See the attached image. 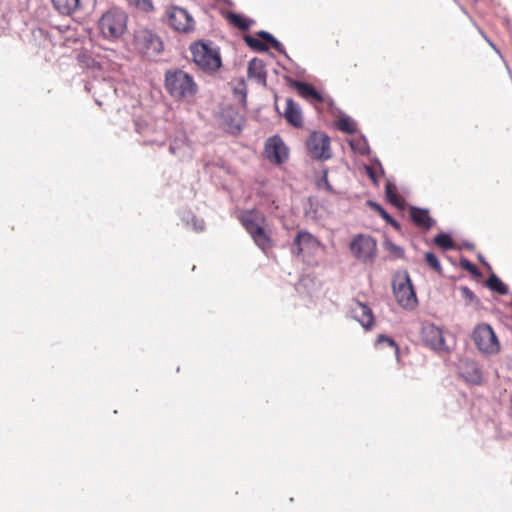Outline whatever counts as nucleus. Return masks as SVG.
<instances>
[{
    "instance_id": "423d86ee",
    "label": "nucleus",
    "mask_w": 512,
    "mask_h": 512,
    "mask_svg": "<svg viewBox=\"0 0 512 512\" xmlns=\"http://www.w3.org/2000/svg\"><path fill=\"white\" fill-rule=\"evenodd\" d=\"M473 340L477 348L485 354H494L500 349L498 339L488 324L476 326L473 331Z\"/></svg>"
},
{
    "instance_id": "72a5a7b5",
    "label": "nucleus",
    "mask_w": 512,
    "mask_h": 512,
    "mask_svg": "<svg viewBox=\"0 0 512 512\" xmlns=\"http://www.w3.org/2000/svg\"><path fill=\"white\" fill-rule=\"evenodd\" d=\"M376 342H377V344L386 342L390 347L394 348L396 352H398V350H399L396 342L392 338H389L385 335H379Z\"/></svg>"
},
{
    "instance_id": "58836bf2",
    "label": "nucleus",
    "mask_w": 512,
    "mask_h": 512,
    "mask_svg": "<svg viewBox=\"0 0 512 512\" xmlns=\"http://www.w3.org/2000/svg\"><path fill=\"white\" fill-rule=\"evenodd\" d=\"M241 129H242V124H241V123H238V124L236 125V131H237V132H239V131H241Z\"/></svg>"
},
{
    "instance_id": "dca6fc26",
    "label": "nucleus",
    "mask_w": 512,
    "mask_h": 512,
    "mask_svg": "<svg viewBox=\"0 0 512 512\" xmlns=\"http://www.w3.org/2000/svg\"><path fill=\"white\" fill-rule=\"evenodd\" d=\"M283 115L290 125L296 128L302 126L303 119L301 110L299 106L290 98L286 99V107Z\"/></svg>"
},
{
    "instance_id": "6ab92c4d",
    "label": "nucleus",
    "mask_w": 512,
    "mask_h": 512,
    "mask_svg": "<svg viewBox=\"0 0 512 512\" xmlns=\"http://www.w3.org/2000/svg\"><path fill=\"white\" fill-rule=\"evenodd\" d=\"M255 244L264 252L273 247V240L269 233L265 230V226H261L252 234H250Z\"/></svg>"
},
{
    "instance_id": "ddd939ff",
    "label": "nucleus",
    "mask_w": 512,
    "mask_h": 512,
    "mask_svg": "<svg viewBox=\"0 0 512 512\" xmlns=\"http://www.w3.org/2000/svg\"><path fill=\"white\" fill-rule=\"evenodd\" d=\"M352 316L364 329L368 330L374 325V316L372 310L360 301H354L351 308Z\"/></svg>"
},
{
    "instance_id": "7ed1b4c3",
    "label": "nucleus",
    "mask_w": 512,
    "mask_h": 512,
    "mask_svg": "<svg viewBox=\"0 0 512 512\" xmlns=\"http://www.w3.org/2000/svg\"><path fill=\"white\" fill-rule=\"evenodd\" d=\"M128 16L120 9L106 11L98 21V28L103 38L109 41L120 39L127 30Z\"/></svg>"
},
{
    "instance_id": "c85d7f7f",
    "label": "nucleus",
    "mask_w": 512,
    "mask_h": 512,
    "mask_svg": "<svg viewBox=\"0 0 512 512\" xmlns=\"http://www.w3.org/2000/svg\"><path fill=\"white\" fill-rule=\"evenodd\" d=\"M244 40L250 48L256 49L258 51H266L267 50V47L265 46V44L263 42H261L260 40L254 38L250 35H246L244 37Z\"/></svg>"
},
{
    "instance_id": "4be33fe9",
    "label": "nucleus",
    "mask_w": 512,
    "mask_h": 512,
    "mask_svg": "<svg viewBox=\"0 0 512 512\" xmlns=\"http://www.w3.org/2000/svg\"><path fill=\"white\" fill-rule=\"evenodd\" d=\"M385 195L389 203L397 208H402L404 206V199L397 193L396 186L387 182L385 185Z\"/></svg>"
},
{
    "instance_id": "b1692460",
    "label": "nucleus",
    "mask_w": 512,
    "mask_h": 512,
    "mask_svg": "<svg viewBox=\"0 0 512 512\" xmlns=\"http://www.w3.org/2000/svg\"><path fill=\"white\" fill-rule=\"evenodd\" d=\"M434 243L439 248L449 250L454 248V242L451 236L447 233H439L434 237Z\"/></svg>"
},
{
    "instance_id": "aec40b11",
    "label": "nucleus",
    "mask_w": 512,
    "mask_h": 512,
    "mask_svg": "<svg viewBox=\"0 0 512 512\" xmlns=\"http://www.w3.org/2000/svg\"><path fill=\"white\" fill-rule=\"evenodd\" d=\"M54 8L62 15H72L80 7V0H52Z\"/></svg>"
},
{
    "instance_id": "f257e3e1",
    "label": "nucleus",
    "mask_w": 512,
    "mask_h": 512,
    "mask_svg": "<svg viewBox=\"0 0 512 512\" xmlns=\"http://www.w3.org/2000/svg\"><path fill=\"white\" fill-rule=\"evenodd\" d=\"M164 87L172 99L186 103H191L199 91L193 76L179 68L165 72Z\"/></svg>"
},
{
    "instance_id": "f3484780",
    "label": "nucleus",
    "mask_w": 512,
    "mask_h": 512,
    "mask_svg": "<svg viewBox=\"0 0 512 512\" xmlns=\"http://www.w3.org/2000/svg\"><path fill=\"white\" fill-rule=\"evenodd\" d=\"M247 73L250 79H255L259 84L266 85L267 73L261 59L253 58L248 64Z\"/></svg>"
},
{
    "instance_id": "f8f14e48",
    "label": "nucleus",
    "mask_w": 512,
    "mask_h": 512,
    "mask_svg": "<svg viewBox=\"0 0 512 512\" xmlns=\"http://www.w3.org/2000/svg\"><path fill=\"white\" fill-rule=\"evenodd\" d=\"M318 246V240L311 233L300 231L293 241L292 252L294 255L300 256L305 252L314 251Z\"/></svg>"
},
{
    "instance_id": "6e6552de",
    "label": "nucleus",
    "mask_w": 512,
    "mask_h": 512,
    "mask_svg": "<svg viewBox=\"0 0 512 512\" xmlns=\"http://www.w3.org/2000/svg\"><path fill=\"white\" fill-rule=\"evenodd\" d=\"M421 340L426 346L434 351H449V346L445 342L444 332L434 324L426 323L422 326Z\"/></svg>"
},
{
    "instance_id": "9b49d317",
    "label": "nucleus",
    "mask_w": 512,
    "mask_h": 512,
    "mask_svg": "<svg viewBox=\"0 0 512 512\" xmlns=\"http://www.w3.org/2000/svg\"><path fill=\"white\" fill-rule=\"evenodd\" d=\"M264 153L270 162L277 165L284 163L289 155L288 148L278 135L268 138L265 143Z\"/></svg>"
},
{
    "instance_id": "4c0bfd02",
    "label": "nucleus",
    "mask_w": 512,
    "mask_h": 512,
    "mask_svg": "<svg viewBox=\"0 0 512 512\" xmlns=\"http://www.w3.org/2000/svg\"><path fill=\"white\" fill-rule=\"evenodd\" d=\"M474 376L475 377L472 379L473 381L476 382L477 380L480 379V372H479V370L477 368H474Z\"/></svg>"
},
{
    "instance_id": "20e7f679",
    "label": "nucleus",
    "mask_w": 512,
    "mask_h": 512,
    "mask_svg": "<svg viewBox=\"0 0 512 512\" xmlns=\"http://www.w3.org/2000/svg\"><path fill=\"white\" fill-rule=\"evenodd\" d=\"M194 63L206 72H214L221 66L219 52L210 45L199 42L190 47Z\"/></svg>"
},
{
    "instance_id": "a211bd4d",
    "label": "nucleus",
    "mask_w": 512,
    "mask_h": 512,
    "mask_svg": "<svg viewBox=\"0 0 512 512\" xmlns=\"http://www.w3.org/2000/svg\"><path fill=\"white\" fill-rule=\"evenodd\" d=\"M293 86L301 97L308 100H315L317 102L323 101L322 95L311 84L295 81Z\"/></svg>"
},
{
    "instance_id": "cd10ccee",
    "label": "nucleus",
    "mask_w": 512,
    "mask_h": 512,
    "mask_svg": "<svg viewBox=\"0 0 512 512\" xmlns=\"http://www.w3.org/2000/svg\"><path fill=\"white\" fill-rule=\"evenodd\" d=\"M337 128L345 133L352 134L355 132V125L349 118H341L336 123Z\"/></svg>"
},
{
    "instance_id": "1a4fd4ad",
    "label": "nucleus",
    "mask_w": 512,
    "mask_h": 512,
    "mask_svg": "<svg viewBox=\"0 0 512 512\" xmlns=\"http://www.w3.org/2000/svg\"><path fill=\"white\" fill-rule=\"evenodd\" d=\"M350 249L358 260L368 262L375 257L377 245L373 238L359 235L352 241Z\"/></svg>"
},
{
    "instance_id": "ea45409f",
    "label": "nucleus",
    "mask_w": 512,
    "mask_h": 512,
    "mask_svg": "<svg viewBox=\"0 0 512 512\" xmlns=\"http://www.w3.org/2000/svg\"><path fill=\"white\" fill-rule=\"evenodd\" d=\"M489 44H490V46H491L494 50H496V51L498 52V50L496 49L495 45H494L492 42H489Z\"/></svg>"
},
{
    "instance_id": "e433bc0d",
    "label": "nucleus",
    "mask_w": 512,
    "mask_h": 512,
    "mask_svg": "<svg viewBox=\"0 0 512 512\" xmlns=\"http://www.w3.org/2000/svg\"><path fill=\"white\" fill-rule=\"evenodd\" d=\"M177 146H176V142H173L170 144V147H169V151L172 153V154H177Z\"/></svg>"
},
{
    "instance_id": "2eb2a0df",
    "label": "nucleus",
    "mask_w": 512,
    "mask_h": 512,
    "mask_svg": "<svg viewBox=\"0 0 512 512\" xmlns=\"http://www.w3.org/2000/svg\"><path fill=\"white\" fill-rule=\"evenodd\" d=\"M409 214L413 223L421 229L429 230L434 224L427 209L410 207Z\"/></svg>"
},
{
    "instance_id": "f03ea898",
    "label": "nucleus",
    "mask_w": 512,
    "mask_h": 512,
    "mask_svg": "<svg viewBox=\"0 0 512 512\" xmlns=\"http://www.w3.org/2000/svg\"><path fill=\"white\" fill-rule=\"evenodd\" d=\"M130 50L145 59L154 60L164 51L162 37L153 29L141 27L133 31Z\"/></svg>"
},
{
    "instance_id": "412c9836",
    "label": "nucleus",
    "mask_w": 512,
    "mask_h": 512,
    "mask_svg": "<svg viewBox=\"0 0 512 512\" xmlns=\"http://www.w3.org/2000/svg\"><path fill=\"white\" fill-rule=\"evenodd\" d=\"M225 19L232 26L238 28L241 31H248L250 29L251 24L254 23L253 20H249L246 17L234 12H226Z\"/></svg>"
},
{
    "instance_id": "473e14b6",
    "label": "nucleus",
    "mask_w": 512,
    "mask_h": 512,
    "mask_svg": "<svg viewBox=\"0 0 512 512\" xmlns=\"http://www.w3.org/2000/svg\"><path fill=\"white\" fill-rule=\"evenodd\" d=\"M386 249L393 254L394 256L401 258L404 256V249L395 245L394 243L387 241L386 242Z\"/></svg>"
},
{
    "instance_id": "bb28decb",
    "label": "nucleus",
    "mask_w": 512,
    "mask_h": 512,
    "mask_svg": "<svg viewBox=\"0 0 512 512\" xmlns=\"http://www.w3.org/2000/svg\"><path fill=\"white\" fill-rule=\"evenodd\" d=\"M425 261L432 270H434L440 275L442 274V267L440 261L433 252L425 253Z\"/></svg>"
},
{
    "instance_id": "0eeeda50",
    "label": "nucleus",
    "mask_w": 512,
    "mask_h": 512,
    "mask_svg": "<svg viewBox=\"0 0 512 512\" xmlns=\"http://www.w3.org/2000/svg\"><path fill=\"white\" fill-rule=\"evenodd\" d=\"M169 26L177 32L189 33L194 30L195 21L184 8L171 6L166 10Z\"/></svg>"
},
{
    "instance_id": "2f4dec72",
    "label": "nucleus",
    "mask_w": 512,
    "mask_h": 512,
    "mask_svg": "<svg viewBox=\"0 0 512 512\" xmlns=\"http://www.w3.org/2000/svg\"><path fill=\"white\" fill-rule=\"evenodd\" d=\"M459 264L462 269L468 271L469 273H471L473 275H478L477 267L468 259H466V258L460 259Z\"/></svg>"
},
{
    "instance_id": "5701e85b",
    "label": "nucleus",
    "mask_w": 512,
    "mask_h": 512,
    "mask_svg": "<svg viewBox=\"0 0 512 512\" xmlns=\"http://www.w3.org/2000/svg\"><path fill=\"white\" fill-rule=\"evenodd\" d=\"M257 35L263 39L266 43H269L273 49L279 53H285L284 46L270 33L266 31H259Z\"/></svg>"
},
{
    "instance_id": "4468645a",
    "label": "nucleus",
    "mask_w": 512,
    "mask_h": 512,
    "mask_svg": "<svg viewBox=\"0 0 512 512\" xmlns=\"http://www.w3.org/2000/svg\"><path fill=\"white\" fill-rule=\"evenodd\" d=\"M240 221L249 234H252L261 226H265L266 223L263 213L257 210H247L242 212Z\"/></svg>"
},
{
    "instance_id": "c756f323",
    "label": "nucleus",
    "mask_w": 512,
    "mask_h": 512,
    "mask_svg": "<svg viewBox=\"0 0 512 512\" xmlns=\"http://www.w3.org/2000/svg\"><path fill=\"white\" fill-rule=\"evenodd\" d=\"M133 4L144 12H150L154 9L152 0H132Z\"/></svg>"
},
{
    "instance_id": "f704fd0d",
    "label": "nucleus",
    "mask_w": 512,
    "mask_h": 512,
    "mask_svg": "<svg viewBox=\"0 0 512 512\" xmlns=\"http://www.w3.org/2000/svg\"><path fill=\"white\" fill-rule=\"evenodd\" d=\"M317 186H318V188H324V189H326L328 191L331 190V185H330V183L328 181V175H327V171L326 170L323 171V176L318 181Z\"/></svg>"
},
{
    "instance_id": "c9c22d12",
    "label": "nucleus",
    "mask_w": 512,
    "mask_h": 512,
    "mask_svg": "<svg viewBox=\"0 0 512 512\" xmlns=\"http://www.w3.org/2000/svg\"><path fill=\"white\" fill-rule=\"evenodd\" d=\"M460 291L462 293V296L468 301L474 300L475 295L468 287L463 286L460 288Z\"/></svg>"
},
{
    "instance_id": "9d476101",
    "label": "nucleus",
    "mask_w": 512,
    "mask_h": 512,
    "mask_svg": "<svg viewBox=\"0 0 512 512\" xmlns=\"http://www.w3.org/2000/svg\"><path fill=\"white\" fill-rule=\"evenodd\" d=\"M307 149L311 157L319 160L329 159L330 154V139L321 132H313L307 140Z\"/></svg>"
},
{
    "instance_id": "393cba45",
    "label": "nucleus",
    "mask_w": 512,
    "mask_h": 512,
    "mask_svg": "<svg viewBox=\"0 0 512 512\" xmlns=\"http://www.w3.org/2000/svg\"><path fill=\"white\" fill-rule=\"evenodd\" d=\"M368 204L370 205V207L376 211L387 223H389L390 225H392L393 227H395L396 229H399L400 226L398 224V222L393 218L391 217L386 211L385 209H383L378 203H375V202H372V201H369Z\"/></svg>"
},
{
    "instance_id": "a878e982",
    "label": "nucleus",
    "mask_w": 512,
    "mask_h": 512,
    "mask_svg": "<svg viewBox=\"0 0 512 512\" xmlns=\"http://www.w3.org/2000/svg\"><path fill=\"white\" fill-rule=\"evenodd\" d=\"M487 284L490 289L498 292L501 295L508 293L507 286L494 274L488 278Z\"/></svg>"
},
{
    "instance_id": "7c9ffc66",
    "label": "nucleus",
    "mask_w": 512,
    "mask_h": 512,
    "mask_svg": "<svg viewBox=\"0 0 512 512\" xmlns=\"http://www.w3.org/2000/svg\"><path fill=\"white\" fill-rule=\"evenodd\" d=\"M365 171L368 177L373 181V183L377 185L380 175L383 174V170L380 168L379 171H377L372 166H365Z\"/></svg>"
},
{
    "instance_id": "39448f33",
    "label": "nucleus",
    "mask_w": 512,
    "mask_h": 512,
    "mask_svg": "<svg viewBox=\"0 0 512 512\" xmlns=\"http://www.w3.org/2000/svg\"><path fill=\"white\" fill-rule=\"evenodd\" d=\"M392 287L395 299L401 307L413 309L416 306L417 297L407 272L397 274Z\"/></svg>"
}]
</instances>
